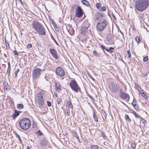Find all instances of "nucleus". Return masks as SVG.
Instances as JSON below:
<instances>
[{"label": "nucleus", "instance_id": "1", "mask_svg": "<svg viewBox=\"0 0 149 149\" xmlns=\"http://www.w3.org/2000/svg\"><path fill=\"white\" fill-rule=\"evenodd\" d=\"M103 15L99 12H97L95 15V20L97 19L99 22L97 24L96 27L99 32L103 31L107 24V20L103 17Z\"/></svg>", "mask_w": 149, "mask_h": 149}, {"label": "nucleus", "instance_id": "2", "mask_svg": "<svg viewBox=\"0 0 149 149\" xmlns=\"http://www.w3.org/2000/svg\"><path fill=\"white\" fill-rule=\"evenodd\" d=\"M20 127L24 130H28L31 126V121L28 118H24L22 119L19 122Z\"/></svg>", "mask_w": 149, "mask_h": 149}, {"label": "nucleus", "instance_id": "3", "mask_svg": "<svg viewBox=\"0 0 149 149\" xmlns=\"http://www.w3.org/2000/svg\"><path fill=\"white\" fill-rule=\"evenodd\" d=\"M32 25L33 28L39 34L45 35V30L42 25L38 22H33Z\"/></svg>", "mask_w": 149, "mask_h": 149}, {"label": "nucleus", "instance_id": "4", "mask_svg": "<svg viewBox=\"0 0 149 149\" xmlns=\"http://www.w3.org/2000/svg\"><path fill=\"white\" fill-rule=\"evenodd\" d=\"M149 4L148 0H141L136 3L135 7L136 9H146Z\"/></svg>", "mask_w": 149, "mask_h": 149}, {"label": "nucleus", "instance_id": "5", "mask_svg": "<svg viewBox=\"0 0 149 149\" xmlns=\"http://www.w3.org/2000/svg\"><path fill=\"white\" fill-rule=\"evenodd\" d=\"M90 26V23L88 21H84L83 23L81 28V33L83 35H85L88 33V31L89 30L88 29Z\"/></svg>", "mask_w": 149, "mask_h": 149}, {"label": "nucleus", "instance_id": "6", "mask_svg": "<svg viewBox=\"0 0 149 149\" xmlns=\"http://www.w3.org/2000/svg\"><path fill=\"white\" fill-rule=\"evenodd\" d=\"M70 86L71 89L75 92H78L80 90V88L75 80H72L70 83Z\"/></svg>", "mask_w": 149, "mask_h": 149}, {"label": "nucleus", "instance_id": "7", "mask_svg": "<svg viewBox=\"0 0 149 149\" xmlns=\"http://www.w3.org/2000/svg\"><path fill=\"white\" fill-rule=\"evenodd\" d=\"M42 70L39 68H36L32 71V77L33 79L37 80L41 75Z\"/></svg>", "mask_w": 149, "mask_h": 149}, {"label": "nucleus", "instance_id": "8", "mask_svg": "<svg viewBox=\"0 0 149 149\" xmlns=\"http://www.w3.org/2000/svg\"><path fill=\"white\" fill-rule=\"evenodd\" d=\"M107 43L110 45H112L114 44V39L113 36L112 34H108L107 37Z\"/></svg>", "mask_w": 149, "mask_h": 149}, {"label": "nucleus", "instance_id": "9", "mask_svg": "<svg viewBox=\"0 0 149 149\" xmlns=\"http://www.w3.org/2000/svg\"><path fill=\"white\" fill-rule=\"evenodd\" d=\"M109 88L110 90L114 92H116L119 89V87L117 85L113 82L110 83Z\"/></svg>", "mask_w": 149, "mask_h": 149}, {"label": "nucleus", "instance_id": "10", "mask_svg": "<svg viewBox=\"0 0 149 149\" xmlns=\"http://www.w3.org/2000/svg\"><path fill=\"white\" fill-rule=\"evenodd\" d=\"M38 105L40 106H42L44 104L45 101L41 94H39L38 96Z\"/></svg>", "mask_w": 149, "mask_h": 149}, {"label": "nucleus", "instance_id": "11", "mask_svg": "<svg viewBox=\"0 0 149 149\" xmlns=\"http://www.w3.org/2000/svg\"><path fill=\"white\" fill-rule=\"evenodd\" d=\"M56 73L60 76H63L65 75V72L60 67H58L56 68Z\"/></svg>", "mask_w": 149, "mask_h": 149}, {"label": "nucleus", "instance_id": "12", "mask_svg": "<svg viewBox=\"0 0 149 149\" xmlns=\"http://www.w3.org/2000/svg\"><path fill=\"white\" fill-rule=\"evenodd\" d=\"M66 29L69 33L71 35H73L74 33V30L73 28L70 25L66 26Z\"/></svg>", "mask_w": 149, "mask_h": 149}, {"label": "nucleus", "instance_id": "13", "mask_svg": "<svg viewBox=\"0 0 149 149\" xmlns=\"http://www.w3.org/2000/svg\"><path fill=\"white\" fill-rule=\"evenodd\" d=\"M49 51L51 54L55 58L57 59H58L57 52L55 49L53 48H50L49 49Z\"/></svg>", "mask_w": 149, "mask_h": 149}, {"label": "nucleus", "instance_id": "14", "mask_svg": "<svg viewBox=\"0 0 149 149\" xmlns=\"http://www.w3.org/2000/svg\"><path fill=\"white\" fill-rule=\"evenodd\" d=\"M122 98L125 100L126 102H128L130 99V96L128 94L122 92Z\"/></svg>", "mask_w": 149, "mask_h": 149}, {"label": "nucleus", "instance_id": "15", "mask_svg": "<svg viewBox=\"0 0 149 149\" xmlns=\"http://www.w3.org/2000/svg\"><path fill=\"white\" fill-rule=\"evenodd\" d=\"M132 104L134 107V108L136 110H138L139 107L137 104V102L136 100L134 98H133V101L132 103Z\"/></svg>", "mask_w": 149, "mask_h": 149}, {"label": "nucleus", "instance_id": "16", "mask_svg": "<svg viewBox=\"0 0 149 149\" xmlns=\"http://www.w3.org/2000/svg\"><path fill=\"white\" fill-rule=\"evenodd\" d=\"M82 10H76V16L78 17H81L83 14Z\"/></svg>", "mask_w": 149, "mask_h": 149}, {"label": "nucleus", "instance_id": "17", "mask_svg": "<svg viewBox=\"0 0 149 149\" xmlns=\"http://www.w3.org/2000/svg\"><path fill=\"white\" fill-rule=\"evenodd\" d=\"M47 140L45 139H44L41 141L40 142V144L41 146L45 147L47 145Z\"/></svg>", "mask_w": 149, "mask_h": 149}, {"label": "nucleus", "instance_id": "18", "mask_svg": "<svg viewBox=\"0 0 149 149\" xmlns=\"http://www.w3.org/2000/svg\"><path fill=\"white\" fill-rule=\"evenodd\" d=\"M55 86L56 88V89L57 91H60L61 90V85L58 81H56L55 82Z\"/></svg>", "mask_w": 149, "mask_h": 149}, {"label": "nucleus", "instance_id": "19", "mask_svg": "<svg viewBox=\"0 0 149 149\" xmlns=\"http://www.w3.org/2000/svg\"><path fill=\"white\" fill-rule=\"evenodd\" d=\"M146 92L143 90H141V91H139V93L143 97L146 99L147 98V97L146 95Z\"/></svg>", "mask_w": 149, "mask_h": 149}, {"label": "nucleus", "instance_id": "20", "mask_svg": "<svg viewBox=\"0 0 149 149\" xmlns=\"http://www.w3.org/2000/svg\"><path fill=\"white\" fill-rule=\"evenodd\" d=\"M81 2L82 4L84 6H90V4L86 0H82Z\"/></svg>", "mask_w": 149, "mask_h": 149}, {"label": "nucleus", "instance_id": "21", "mask_svg": "<svg viewBox=\"0 0 149 149\" xmlns=\"http://www.w3.org/2000/svg\"><path fill=\"white\" fill-rule=\"evenodd\" d=\"M19 115V112L15 110L14 113L12 115L13 118L15 119Z\"/></svg>", "mask_w": 149, "mask_h": 149}, {"label": "nucleus", "instance_id": "22", "mask_svg": "<svg viewBox=\"0 0 149 149\" xmlns=\"http://www.w3.org/2000/svg\"><path fill=\"white\" fill-rule=\"evenodd\" d=\"M67 105L69 108H71V111H72L73 109V105L72 104L71 102L70 101H69L67 102Z\"/></svg>", "mask_w": 149, "mask_h": 149}, {"label": "nucleus", "instance_id": "23", "mask_svg": "<svg viewBox=\"0 0 149 149\" xmlns=\"http://www.w3.org/2000/svg\"><path fill=\"white\" fill-rule=\"evenodd\" d=\"M140 118H141L140 121V124H142L143 126H145V124L146 123V120L144 118H142L141 117Z\"/></svg>", "mask_w": 149, "mask_h": 149}, {"label": "nucleus", "instance_id": "24", "mask_svg": "<svg viewBox=\"0 0 149 149\" xmlns=\"http://www.w3.org/2000/svg\"><path fill=\"white\" fill-rule=\"evenodd\" d=\"M17 108L18 109H22L24 108V105L22 104H18L17 105Z\"/></svg>", "mask_w": 149, "mask_h": 149}, {"label": "nucleus", "instance_id": "25", "mask_svg": "<svg viewBox=\"0 0 149 149\" xmlns=\"http://www.w3.org/2000/svg\"><path fill=\"white\" fill-rule=\"evenodd\" d=\"M93 117L95 120L97 122H98L97 118V117L95 113L94 112L93 113Z\"/></svg>", "mask_w": 149, "mask_h": 149}, {"label": "nucleus", "instance_id": "26", "mask_svg": "<svg viewBox=\"0 0 149 149\" xmlns=\"http://www.w3.org/2000/svg\"><path fill=\"white\" fill-rule=\"evenodd\" d=\"M125 117L126 120L127 122H130L131 121V120L127 115L125 114Z\"/></svg>", "mask_w": 149, "mask_h": 149}, {"label": "nucleus", "instance_id": "27", "mask_svg": "<svg viewBox=\"0 0 149 149\" xmlns=\"http://www.w3.org/2000/svg\"><path fill=\"white\" fill-rule=\"evenodd\" d=\"M99 147L96 145L92 146L91 147L90 149H98Z\"/></svg>", "mask_w": 149, "mask_h": 149}, {"label": "nucleus", "instance_id": "28", "mask_svg": "<svg viewBox=\"0 0 149 149\" xmlns=\"http://www.w3.org/2000/svg\"><path fill=\"white\" fill-rule=\"evenodd\" d=\"M96 7L97 8L99 9L100 8H101V6L100 3H97L96 4Z\"/></svg>", "mask_w": 149, "mask_h": 149}, {"label": "nucleus", "instance_id": "29", "mask_svg": "<svg viewBox=\"0 0 149 149\" xmlns=\"http://www.w3.org/2000/svg\"><path fill=\"white\" fill-rule=\"evenodd\" d=\"M136 143H132L131 145V147L132 149H135Z\"/></svg>", "mask_w": 149, "mask_h": 149}, {"label": "nucleus", "instance_id": "30", "mask_svg": "<svg viewBox=\"0 0 149 149\" xmlns=\"http://www.w3.org/2000/svg\"><path fill=\"white\" fill-rule=\"evenodd\" d=\"M135 40L137 42L138 44L141 41L140 37L138 36L136 37L135 38Z\"/></svg>", "mask_w": 149, "mask_h": 149}, {"label": "nucleus", "instance_id": "31", "mask_svg": "<svg viewBox=\"0 0 149 149\" xmlns=\"http://www.w3.org/2000/svg\"><path fill=\"white\" fill-rule=\"evenodd\" d=\"M132 114H133L135 116L136 118H140L141 117L140 116H139L136 113V112L135 111H133L132 112Z\"/></svg>", "mask_w": 149, "mask_h": 149}, {"label": "nucleus", "instance_id": "32", "mask_svg": "<svg viewBox=\"0 0 149 149\" xmlns=\"http://www.w3.org/2000/svg\"><path fill=\"white\" fill-rule=\"evenodd\" d=\"M114 49L112 47H110L109 48V49H106V50L108 52H112L113 51H111L112 50Z\"/></svg>", "mask_w": 149, "mask_h": 149}, {"label": "nucleus", "instance_id": "33", "mask_svg": "<svg viewBox=\"0 0 149 149\" xmlns=\"http://www.w3.org/2000/svg\"><path fill=\"white\" fill-rule=\"evenodd\" d=\"M8 67L7 71V73L8 72H10L11 67H10V62L8 63Z\"/></svg>", "mask_w": 149, "mask_h": 149}, {"label": "nucleus", "instance_id": "34", "mask_svg": "<svg viewBox=\"0 0 149 149\" xmlns=\"http://www.w3.org/2000/svg\"><path fill=\"white\" fill-rule=\"evenodd\" d=\"M19 69H17L15 71V77H17V75L18 73L19 72Z\"/></svg>", "mask_w": 149, "mask_h": 149}, {"label": "nucleus", "instance_id": "35", "mask_svg": "<svg viewBox=\"0 0 149 149\" xmlns=\"http://www.w3.org/2000/svg\"><path fill=\"white\" fill-rule=\"evenodd\" d=\"M65 111L67 113L68 115V116H69L70 113V110L68 109H67L65 110Z\"/></svg>", "mask_w": 149, "mask_h": 149}, {"label": "nucleus", "instance_id": "36", "mask_svg": "<svg viewBox=\"0 0 149 149\" xmlns=\"http://www.w3.org/2000/svg\"><path fill=\"white\" fill-rule=\"evenodd\" d=\"M62 100L60 98H58L57 100V102L58 104H59L61 102Z\"/></svg>", "mask_w": 149, "mask_h": 149}, {"label": "nucleus", "instance_id": "37", "mask_svg": "<svg viewBox=\"0 0 149 149\" xmlns=\"http://www.w3.org/2000/svg\"><path fill=\"white\" fill-rule=\"evenodd\" d=\"M127 54L128 55V57L130 58L131 57V54L129 50L127 51Z\"/></svg>", "mask_w": 149, "mask_h": 149}, {"label": "nucleus", "instance_id": "38", "mask_svg": "<svg viewBox=\"0 0 149 149\" xmlns=\"http://www.w3.org/2000/svg\"><path fill=\"white\" fill-rule=\"evenodd\" d=\"M75 8L76 9H82L80 6L77 5L75 6Z\"/></svg>", "mask_w": 149, "mask_h": 149}, {"label": "nucleus", "instance_id": "39", "mask_svg": "<svg viewBox=\"0 0 149 149\" xmlns=\"http://www.w3.org/2000/svg\"><path fill=\"white\" fill-rule=\"evenodd\" d=\"M47 103L48 107H50L51 105V102L49 101H47Z\"/></svg>", "mask_w": 149, "mask_h": 149}, {"label": "nucleus", "instance_id": "40", "mask_svg": "<svg viewBox=\"0 0 149 149\" xmlns=\"http://www.w3.org/2000/svg\"><path fill=\"white\" fill-rule=\"evenodd\" d=\"M148 60V56H147L146 57H144L143 58V61H146Z\"/></svg>", "mask_w": 149, "mask_h": 149}, {"label": "nucleus", "instance_id": "41", "mask_svg": "<svg viewBox=\"0 0 149 149\" xmlns=\"http://www.w3.org/2000/svg\"><path fill=\"white\" fill-rule=\"evenodd\" d=\"M32 47V45L31 44H29L27 46V48L29 49H30Z\"/></svg>", "mask_w": 149, "mask_h": 149}, {"label": "nucleus", "instance_id": "42", "mask_svg": "<svg viewBox=\"0 0 149 149\" xmlns=\"http://www.w3.org/2000/svg\"><path fill=\"white\" fill-rule=\"evenodd\" d=\"M100 47L102 48V49L103 50H104V49H105L106 50V49H107V48H106L104 46L102 45H101L100 46Z\"/></svg>", "mask_w": 149, "mask_h": 149}, {"label": "nucleus", "instance_id": "43", "mask_svg": "<svg viewBox=\"0 0 149 149\" xmlns=\"http://www.w3.org/2000/svg\"><path fill=\"white\" fill-rule=\"evenodd\" d=\"M13 53L15 55H19V54L17 53V51L15 50H14L13 51Z\"/></svg>", "mask_w": 149, "mask_h": 149}, {"label": "nucleus", "instance_id": "44", "mask_svg": "<svg viewBox=\"0 0 149 149\" xmlns=\"http://www.w3.org/2000/svg\"><path fill=\"white\" fill-rule=\"evenodd\" d=\"M135 86L136 87V88H137L138 90L139 91H139H140V90H139V89L141 87L139 85L136 86Z\"/></svg>", "mask_w": 149, "mask_h": 149}, {"label": "nucleus", "instance_id": "45", "mask_svg": "<svg viewBox=\"0 0 149 149\" xmlns=\"http://www.w3.org/2000/svg\"><path fill=\"white\" fill-rule=\"evenodd\" d=\"M118 29V33L116 34V36L117 37H118V36H119V34H118V33H119V31H120V33H121V31L120 30H119V29Z\"/></svg>", "mask_w": 149, "mask_h": 149}, {"label": "nucleus", "instance_id": "46", "mask_svg": "<svg viewBox=\"0 0 149 149\" xmlns=\"http://www.w3.org/2000/svg\"><path fill=\"white\" fill-rule=\"evenodd\" d=\"M93 53L94 55L95 56H97V52L96 51H95V50L93 52Z\"/></svg>", "mask_w": 149, "mask_h": 149}, {"label": "nucleus", "instance_id": "47", "mask_svg": "<svg viewBox=\"0 0 149 149\" xmlns=\"http://www.w3.org/2000/svg\"><path fill=\"white\" fill-rule=\"evenodd\" d=\"M37 133L39 135H41L42 134V132H40V131L39 130L38 131Z\"/></svg>", "mask_w": 149, "mask_h": 149}, {"label": "nucleus", "instance_id": "48", "mask_svg": "<svg viewBox=\"0 0 149 149\" xmlns=\"http://www.w3.org/2000/svg\"><path fill=\"white\" fill-rule=\"evenodd\" d=\"M74 133H75V136L76 137H77L78 139L79 140V137L77 135V133L76 132H74Z\"/></svg>", "mask_w": 149, "mask_h": 149}, {"label": "nucleus", "instance_id": "49", "mask_svg": "<svg viewBox=\"0 0 149 149\" xmlns=\"http://www.w3.org/2000/svg\"><path fill=\"white\" fill-rule=\"evenodd\" d=\"M135 2V4L136 3H137L138 2H140L141 0H133Z\"/></svg>", "mask_w": 149, "mask_h": 149}, {"label": "nucleus", "instance_id": "50", "mask_svg": "<svg viewBox=\"0 0 149 149\" xmlns=\"http://www.w3.org/2000/svg\"><path fill=\"white\" fill-rule=\"evenodd\" d=\"M45 79L47 80L48 81V76H47L46 75H45Z\"/></svg>", "mask_w": 149, "mask_h": 149}, {"label": "nucleus", "instance_id": "51", "mask_svg": "<svg viewBox=\"0 0 149 149\" xmlns=\"http://www.w3.org/2000/svg\"><path fill=\"white\" fill-rule=\"evenodd\" d=\"M53 38V39L54 40V42L56 43V44L57 45H58V44L57 42H56V41L54 39V38Z\"/></svg>", "mask_w": 149, "mask_h": 149}, {"label": "nucleus", "instance_id": "52", "mask_svg": "<svg viewBox=\"0 0 149 149\" xmlns=\"http://www.w3.org/2000/svg\"><path fill=\"white\" fill-rule=\"evenodd\" d=\"M101 9H106V7L105 6H103L101 7Z\"/></svg>", "mask_w": 149, "mask_h": 149}, {"label": "nucleus", "instance_id": "53", "mask_svg": "<svg viewBox=\"0 0 149 149\" xmlns=\"http://www.w3.org/2000/svg\"><path fill=\"white\" fill-rule=\"evenodd\" d=\"M6 46L7 47L8 46L9 47V45L8 43H6Z\"/></svg>", "mask_w": 149, "mask_h": 149}, {"label": "nucleus", "instance_id": "54", "mask_svg": "<svg viewBox=\"0 0 149 149\" xmlns=\"http://www.w3.org/2000/svg\"><path fill=\"white\" fill-rule=\"evenodd\" d=\"M17 137L19 138V139L21 141H22V140H21V139L20 137L19 136V135H17Z\"/></svg>", "mask_w": 149, "mask_h": 149}, {"label": "nucleus", "instance_id": "55", "mask_svg": "<svg viewBox=\"0 0 149 149\" xmlns=\"http://www.w3.org/2000/svg\"><path fill=\"white\" fill-rule=\"evenodd\" d=\"M53 25L54 26L55 28H56V26H57L56 24L55 23H54V24H53Z\"/></svg>", "mask_w": 149, "mask_h": 149}, {"label": "nucleus", "instance_id": "56", "mask_svg": "<svg viewBox=\"0 0 149 149\" xmlns=\"http://www.w3.org/2000/svg\"><path fill=\"white\" fill-rule=\"evenodd\" d=\"M8 76H9L10 75V72H8Z\"/></svg>", "mask_w": 149, "mask_h": 149}, {"label": "nucleus", "instance_id": "57", "mask_svg": "<svg viewBox=\"0 0 149 149\" xmlns=\"http://www.w3.org/2000/svg\"><path fill=\"white\" fill-rule=\"evenodd\" d=\"M113 16L114 18H115V16L114 15L113 13H112Z\"/></svg>", "mask_w": 149, "mask_h": 149}, {"label": "nucleus", "instance_id": "58", "mask_svg": "<svg viewBox=\"0 0 149 149\" xmlns=\"http://www.w3.org/2000/svg\"><path fill=\"white\" fill-rule=\"evenodd\" d=\"M20 0V1L21 2V3L23 4L22 1L21 0Z\"/></svg>", "mask_w": 149, "mask_h": 149}, {"label": "nucleus", "instance_id": "59", "mask_svg": "<svg viewBox=\"0 0 149 149\" xmlns=\"http://www.w3.org/2000/svg\"><path fill=\"white\" fill-rule=\"evenodd\" d=\"M139 10V11H143L144 10Z\"/></svg>", "mask_w": 149, "mask_h": 149}, {"label": "nucleus", "instance_id": "60", "mask_svg": "<svg viewBox=\"0 0 149 149\" xmlns=\"http://www.w3.org/2000/svg\"><path fill=\"white\" fill-rule=\"evenodd\" d=\"M147 74H147V73L146 74H145V75H146V76H147Z\"/></svg>", "mask_w": 149, "mask_h": 149}, {"label": "nucleus", "instance_id": "61", "mask_svg": "<svg viewBox=\"0 0 149 149\" xmlns=\"http://www.w3.org/2000/svg\"><path fill=\"white\" fill-rule=\"evenodd\" d=\"M45 70V69H43L42 70V71H44V70Z\"/></svg>", "mask_w": 149, "mask_h": 149}, {"label": "nucleus", "instance_id": "62", "mask_svg": "<svg viewBox=\"0 0 149 149\" xmlns=\"http://www.w3.org/2000/svg\"><path fill=\"white\" fill-rule=\"evenodd\" d=\"M103 11H105L106 10H102Z\"/></svg>", "mask_w": 149, "mask_h": 149}, {"label": "nucleus", "instance_id": "63", "mask_svg": "<svg viewBox=\"0 0 149 149\" xmlns=\"http://www.w3.org/2000/svg\"><path fill=\"white\" fill-rule=\"evenodd\" d=\"M120 96L121 97V94H120Z\"/></svg>", "mask_w": 149, "mask_h": 149}, {"label": "nucleus", "instance_id": "64", "mask_svg": "<svg viewBox=\"0 0 149 149\" xmlns=\"http://www.w3.org/2000/svg\"><path fill=\"white\" fill-rule=\"evenodd\" d=\"M115 10V12H116V10Z\"/></svg>", "mask_w": 149, "mask_h": 149}]
</instances>
